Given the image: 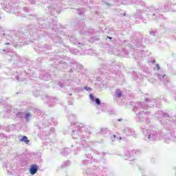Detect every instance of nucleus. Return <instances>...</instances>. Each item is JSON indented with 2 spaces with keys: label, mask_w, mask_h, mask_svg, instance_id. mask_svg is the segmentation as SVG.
I'll list each match as a JSON object with an SVG mask.
<instances>
[{
  "label": "nucleus",
  "mask_w": 176,
  "mask_h": 176,
  "mask_svg": "<svg viewBox=\"0 0 176 176\" xmlns=\"http://www.w3.org/2000/svg\"><path fill=\"white\" fill-rule=\"evenodd\" d=\"M38 168L36 164L32 165L30 169V174H32V175L36 174V171H38Z\"/></svg>",
  "instance_id": "f257e3e1"
},
{
  "label": "nucleus",
  "mask_w": 176,
  "mask_h": 176,
  "mask_svg": "<svg viewBox=\"0 0 176 176\" xmlns=\"http://www.w3.org/2000/svg\"><path fill=\"white\" fill-rule=\"evenodd\" d=\"M21 142H24L26 144H30V140H28V138L27 136H23V138L20 140Z\"/></svg>",
  "instance_id": "f03ea898"
},
{
  "label": "nucleus",
  "mask_w": 176,
  "mask_h": 176,
  "mask_svg": "<svg viewBox=\"0 0 176 176\" xmlns=\"http://www.w3.org/2000/svg\"><path fill=\"white\" fill-rule=\"evenodd\" d=\"M116 96L117 97H122V91H120V90H117Z\"/></svg>",
  "instance_id": "7ed1b4c3"
},
{
  "label": "nucleus",
  "mask_w": 176,
  "mask_h": 176,
  "mask_svg": "<svg viewBox=\"0 0 176 176\" xmlns=\"http://www.w3.org/2000/svg\"><path fill=\"white\" fill-rule=\"evenodd\" d=\"M94 101L96 102L97 105H100L101 104V101L100 100V99L95 98Z\"/></svg>",
  "instance_id": "20e7f679"
},
{
  "label": "nucleus",
  "mask_w": 176,
  "mask_h": 176,
  "mask_svg": "<svg viewBox=\"0 0 176 176\" xmlns=\"http://www.w3.org/2000/svg\"><path fill=\"white\" fill-rule=\"evenodd\" d=\"M30 116H31V113H26L25 119H26L27 121L30 120Z\"/></svg>",
  "instance_id": "39448f33"
},
{
  "label": "nucleus",
  "mask_w": 176,
  "mask_h": 176,
  "mask_svg": "<svg viewBox=\"0 0 176 176\" xmlns=\"http://www.w3.org/2000/svg\"><path fill=\"white\" fill-rule=\"evenodd\" d=\"M89 98L91 100V101H95L96 98L94 97L93 94H89Z\"/></svg>",
  "instance_id": "423d86ee"
},
{
  "label": "nucleus",
  "mask_w": 176,
  "mask_h": 176,
  "mask_svg": "<svg viewBox=\"0 0 176 176\" xmlns=\"http://www.w3.org/2000/svg\"><path fill=\"white\" fill-rule=\"evenodd\" d=\"M85 89L87 90V91H89V90H91L90 87H85Z\"/></svg>",
  "instance_id": "0eeeda50"
},
{
  "label": "nucleus",
  "mask_w": 176,
  "mask_h": 176,
  "mask_svg": "<svg viewBox=\"0 0 176 176\" xmlns=\"http://www.w3.org/2000/svg\"><path fill=\"white\" fill-rule=\"evenodd\" d=\"M109 39H112V37L107 36Z\"/></svg>",
  "instance_id": "6e6552de"
},
{
  "label": "nucleus",
  "mask_w": 176,
  "mask_h": 176,
  "mask_svg": "<svg viewBox=\"0 0 176 176\" xmlns=\"http://www.w3.org/2000/svg\"><path fill=\"white\" fill-rule=\"evenodd\" d=\"M148 138H151V135H148Z\"/></svg>",
  "instance_id": "1a4fd4ad"
}]
</instances>
